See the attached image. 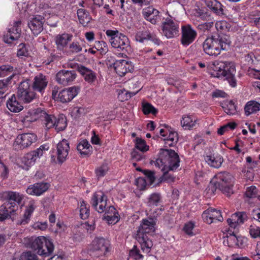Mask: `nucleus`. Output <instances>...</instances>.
<instances>
[{
	"label": "nucleus",
	"mask_w": 260,
	"mask_h": 260,
	"mask_svg": "<svg viewBox=\"0 0 260 260\" xmlns=\"http://www.w3.org/2000/svg\"><path fill=\"white\" fill-rule=\"evenodd\" d=\"M153 163L162 172V181H173L174 178L168 173L169 171L176 170L180 166V159L178 154L173 150L160 149L158 157Z\"/></svg>",
	"instance_id": "obj_1"
},
{
	"label": "nucleus",
	"mask_w": 260,
	"mask_h": 260,
	"mask_svg": "<svg viewBox=\"0 0 260 260\" xmlns=\"http://www.w3.org/2000/svg\"><path fill=\"white\" fill-rule=\"evenodd\" d=\"M230 41L225 37L218 36L207 38L203 44L204 52L210 56H217L221 50H227Z\"/></svg>",
	"instance_id": "obj_2"
},
{
	"label": "nucleus",
	"mask_w": 260,
	"mask_h": 260,
	"mask_svg": "<svg viewBox=\"0 0 260 260\" xmlns=\"http://www.w3.org/2000/svg\"><path fill=\"white\" fill-rule=\"evenodd\" d=\"M27 241L28 247L37 251V253L42 256H49L54 250L53 243L45 237H32Z\"/></svg>",
	"instance_id": "obj_3"
},
{
	"label": "nucleus",
	"mask_w": 260,
	"mask_h": 260,
	"mask_svg": "<svg viewBox=\"0 0 260 260\" xmlns=\"http://www.w3.org/2000/svg\"><path fill=\"white\" fill-rule=\"evenodd\" d=\"M106 34L112 47L118 51L126 50L129 47L128 39L125 35L119 33L117 30L108 29Z\"/></svg>",
	"instance_id": "obj_4"
},
{
	"label": "nucleus",
	"mask_w": 260,
	"mask_h": 260,
	"mask_svg": "<svg viewBox=\"0 0 260 260\" xmlns=\"http://www.w3.org/2000/svg\"><path fill=\"white\" fill-rule=\"evenodd\" d=\"M41 117L43 118L44 125L47 129L55 127L57 132H59L64 130L67 127L66 118L63 115L56 117L55 115L48 114L42 110Z\"/></svg>",
	"instance_id": "obj_5"
},
{
	"label": "nucleus",
	"mask_w": 260,
	"mask_h": 260,
	"mask_svg": "<svg viewBox=\"0 0 260 260\" xmlns=\"http://www.w3.org/2000/svg\"><path fill=\"white\" fill-rule=\"evenodd\" d=\"M216 177L217 179L215 183L216 187L227 196H230L233 193V176L227 172H220L216 175Z\"/></svg>",
	"instance_id": "obj_6"
},
{
	"label": "nucleus",
	"mask_w": 260,
	"mask_h": 260,
	"mask_svg": "<svg viewBox=\"0 0 260 260\" xmlns=\"http://www.w3.org/2000/svg\"><path fill=\"white\" fill-rule=\"evenodd\" d=\"M70 150V144L67 140L63 139L60 141L56 145V155L51 156V162L53 164H62L67 159Z\"/></svg>",
	"instance_id": "obj_7"
},
{
	"label": "nucleus",
	"mask_w": 260,
	"mask_h": 260,
	"mask_svg": "<svg viewBox=\"0 0 260 260\" xmlns=\"http://www.w3.org/2000/svg\"><path fill=\"white\" fill-rule=\"evenodd\" d=\"M49 148V146L47 145H42L36 150L26 154L22 158L23 168L28 170L29 167L35 164L38 159L42 156L48 150Z\"/></svg>",
	"instance_id": "obj_8"
},
{
	"label": "nucleus",
	"mask_w": 260,
	"mask_h": 260,
	"mask_svg": "<svg viewBox=\"0 0 260 260\" xmlns=\"http://www.w3.org/2000/svg\"><path fill=\"white\" fill-rule=\"evenodd\" d=\"M223 244L229 247H242L246 244L247 239L243 237L236 235V231H232L230 229L223 233Z\"/></svg>",
	"instance_id": "obj_9"
},
{
	"label": "nucleus",
	"mask_w": 260,
	"mask_h": 260,
	"mask_svg": "<svg viewBox=\"0 0 260 260\" xmlns=\"http://www.w3.org/2000/svg\"><path fill=\"white\" fill-rule=\"evenodd\" d=\"M198 33L191 25L185 24L181 26L180 43L187 47L192 43L197 37Z\"/></svg>",
	"instance_id": "obj_10"
},
{
	"label": "nucleus",
	"mask_w": 260,
	"mask_h": 260,
	"mask_svg": "<svg viewBox=\"0 0 260 260\" xmlns=\"http://www.w3.org/2000/svg\"><path fill=\"white\" fill-rule=\"evenodd\" d=\"M161 29L164 35L168 39H171L178 35L179 23L172 20L169 15L162 23Z\"/></svg>",
	"instance_id": "obj_11"
},
{
	"label": "nucleus",
	"mask_w": 260,
	"mask_h": 260,
	"mask_svg": "<svg viewBox=\"0 0 260 260\" xmlns=\"http://www.w3.org/2000/svg\"><path fill=\"white\" fill-rule=\"evenodd\" d=\"M37 140V136L32 133H24L18 135L13 143L15 150L23 149L30 146Z\"/></svg>",
	"instance_id": "obj_12"
},
{
	"label": "nucleus",
	"mask_w": 260,
	"mask_h": 260,
	"mask_svg": "<svg viewBox=\"0 0 260 260\" xmlns=\"http://www.w3.org/2000/svg\"><path fill=\"white\" fill-rule=\"evenodd\" d=\"M18 97L19 100L24 103L31 102L36 98V93L30 88L28 81H23L20 83L18 88Z\"/></svg>",
	"instance_id": "obj_13"
},
{
	"label": "nucleus",
	"mask_w": 260,
	"mask_h": 260,
	"mask_svg": "<svg viewBox=\"0 0 260 260\" xmlns=\"http://www.w3.org/2000/svg\"><path fill=\"white\" fill-rule=\"evenodd\" d=\"M21 21L18 20L13 23V25L8 29L7 34L3 37L4 41L8 44L12 43L14 41L17 40L21 36V29L20 28Z\"/></svg>",
	"instance_id": "obj_14"
},
{
	"label": "nucleus",
	"mask_w": 260,
	"mask_h": 260,
	"mask_svg": "<svg viewBox=\"0 0 260 260\" xmlns=\"http://www.w3.org/2000/svg\"><path fill=\"white\" fill-rule=\"evenodd\" d=\"M225 66L223 69V76L220 79L226 80L232 87H235L237 85L235 78L236 73L235 65L233 62L229 61H225Z\"/></svg>",
	"instance_id": "obj_15"
},
{
	"label": "nucleus",
	"mask_w": 260,
	"mask_h": 260,
	"mask_svg": "<svg viewBox=\"0 0 260 260\" xmlns=\"http://www.w3.org/2000/svg\"><path fill=\"white\" fill-rule=\"evenodd\" d=\"M91 204L98 212L103 213L107 206V197L103 191H96L92 197Z\"/></svg>",
	"instance_id": "obj_16"
},
{
	"label": "nucleus",
	"mask_w": 260,
	"mask_h": 260,
	"mask_svg": "<svg viewBox=\"0 0 260 260\" xmlns=\"http://www.w3.org/2000/svg\"><path fill=\"white\" fill-rule=\"evenodd\" d=\"M225 66V62L219 60L211 61L207 65L208 72L212 77L221 78L223 76V69Z\"/></svg>",
	"instance_id": "obj_17"
},
{
	"label": "nucleus",
	"mask_w": 260,
	"mask_h": 260,
	"mask_svg": "<svg viewBox=\"0 0 260 260\" xmlns=\"http://www.w3.org/2000/svg\"><path fill=\"white\" fill-rule=\"evenodd\" d=\"M77 75L74 71L61 70L56 75V81L63 85H68L76 79Z\"/></svg>",
	"instance_id": "obj_18"
},
{
	"label": "nucleus",
	"mask_w": 260,
	"mask_h": 260,
	"mask_svg": "<svg viewBox=\"0 0 260 260\" xmlns=\"http://www.w3.org/2000/svg\"><path fill=\"white\" fill-rule=\"evenodd\" d=\"M109 242L103 238H95L91 244V249L100 255H105L109 251Z\"/></svg>",
	"instance_id": "obj_19"
},
{
	"label": "nucleus",
	"mask_w": 260,
	"mask_h": 260,
	"mask_svg": "<svg viewBox=\"0 0 260 260\" xmlns=\"http://www.w3.org/2000/svg\"><path fill=\"white\" fill-rule=\"evenodd\" d=\"M202 218L204 222L208 224H211L216 221H221L223 220L220 211L212 208H209L204 211L202 214Z\"/></svg>",
	"instance_id": "obj_20"
},
{
	"label": "nucleus",
	"mask_w": 260,
	"mask_h": 260,
	"mask_svg": "<svg viewBox=\"0 0 260 260\" xmlns=\"http://www.w3.org/2000/svg\"><path fill=\"white\" fill-rule=\"evenodd\" d=\"M48 183L41 182L30 185L27 188L26 191L31 196H40L46 192L49 188Z\"/></svg>",
	"instance_id": "obj_21"
},
{
	"label": "nucleus",
	"mask_w": 260,
	"mask_h": 260,
	"mask_svg": "<svg viewBox=\"0 0 260 260\" xmlns=\"http://www.w3.org/2000/svg\"><path fill=\"white\" fill-rule=\"evenodd\" d=\"M44 18L40 15L31 18L28 22V26L35 35H39L43 29Z\"/></svg>",
	"instance_id": "obj_22"
},
{
	"label": "nucleus",
	"mask_w": 260,
	"mask_h": 260,
	"mask_svg": "<svg viewBox=\"0 0 260 260\" xmlns=\"http://www.w3.org/2000/svg\"><path fill=\"white\" fill-rule=\"evenodd\" d=\"M42 110L36 109L29 110L23 117L21 121L25 127H28L30 123L41 117Z\"/></svg>",
	"instance_id": "obj_23"
},
{
	"label": "nucleus",
	"mask_w": 260,
	"mask_h": 260,
	"mask_svg": "<svg viewBox=\"0 0 260 260\" xmlns=\"http://www.w3.org/2000/svg\"><path fill=\"white\" fill-rule=\"evenodd\" d=\"M155 222L152 218L143 219L139 226L136 235L139 236V234L147 235V234L153 233L155 231Z\"/></svg>",
	"instance_id": "obj_24"
},
{
	"label": "nucleus",
	"mask_w": 260,
	"mask_h": 260,
	"mask_svg": "<svg viewBox=\"0 0 260 260\" xmlns=\"http://www.w3.org/2000/svg\"><path fill=\"white\" fill-rule=\"evenodd\" d=\"M78 93V88L71 87L61 90L58 93V99L62 103H67L73 99Z\"/></svg>",
	"instance_id": "obj_25"
},
{
	"label": "nucleus",
	"mask_w": 260,
	"mask_h": 260,
	"mask_svg": "<svg viewBox=\"0 0 260 260\" xmlns=\"http://www.w3.org/2000/svg\"><path fill=\"white\" fill-rule=\"evenodd\" d=\"M48 80L47 77L43 74H39L36 76L32 83V89L40 93L44 92L45 89L48 84Z\"/></svg>",
	"instance_id": "obj_26"
},
{
	"label": "nucleus",
	"mask_w": 260,
	"mask_h": 260,
	"mask_svg": "<svg viewBox=\"0 0 260 260\" xmlns=\"http://www.w3.org/2000/svg\"><path fill=\"white\" fill-rule=\"evenodd\" d=\"M114 66L116 73L121 77L132 69V65L123 59L116 60L114 63Z\"/></svg>",
	"instance_id": "obj_27"
},
{
	"label": "nucleus",
	"mask_w": 260,
	"mask_h": 260,
	"mask_svg": "<svg viewBox=\"0 0 260 260\" xmlns=\"http://www.w3.org/2000/svg\"><path fill=\"white\" fill-rule=\"evenodd\" d=\"M136 41L141 43H145L148 41L151 40L156 44H159L160 41L155 36L151 34L149 31H140L137 32L135 36Z\"/></svg>",
	"instance_id": "obj_28"
},
{
	"label": "nucleus",
	"mask_w": 260,
	"mask_h": 260,
	"mask_svg": "<svg viewBox=\"0 0 260 260\" xmlns=\"http://www.w3.org/2000/svg\"><path fill=\"white\" fill-rule=\"evenodd\" d=\"M246 218V214L244 212L235 213L227 219V222L230 228L235 230L239 224L243 223Z\"/></svg>",
	"instance_id": "obj_29"
},
{
	"label": "nucleus",
	"mask_w": 260,
	"mask_h": 260,
	"mask_svg": "<svg viewBox=\"0 0 260 260\" xmlns=\"http://www.w3.org/2000/svg\"><path fill=\"white\" fill-rule=\"evenodd\" d=\"M0 199L2 201H13L18 204H20L23 199V196L16 191H6L0 193Z\"/></svg>",
	"instance_id": "obj_30"
},
{
	"label": "nucleus",
	"mask_w": 260,
	"mask_h": 260,
	"mask_svg": "<svg viewBox=\"0 0 260 260\" xmlns=\"http://www.w3.org/2000/svg\"><path fill=\"white\" fill-rule=\"evenodd\" d=\"M78 71L83 77L84 80L89 83H92L95 81L96 79L95 73L84 66H78Z\"/></svg>",
	"instance_id": "obj_31"
},
{
	"label": "nucleus",
	"mask_w": 260,
	"mask_h": 260,
	"mask_svg": "<svg viewBox=\"0 0 260 260\" xmlns=\"http://www.w3.org/2000/svg\"><path fill=\"white\" fill-rule=\"evenodd\" d=\"M136 239L140 244L141 249L143 252L146 253L150 252L151 248L153 246V243L147 235L139 234V236L136 235Z\"/></svg>",
	"instance_id": "obj_32"
},
{
	"label": "nucleus",
	"mask_w": 260,
	"mask_h": 260,
	"mask_svg": "<svg viewBox=\"0 0 260 260\" xmlns=\"http://www.w3.org/2000/svg\"><path fill=\"white\" fill-rule=\"evenodd\" d=\"M7 107L10 111L15 113L19 112L23 109V106L17 100L14 94H12L7 100Z\"/></svg>",
	"instance_id": "obj_33"
},
{
	"label": "nucleus",
	"mask_w": 260,
	"mask_h": 260,
	"mask_svg": "<svg viewBox=\"0 0 260 260\" xmlns=\"http://www.w3.org/2000/svg\"><path fill=\"white\" fill-rule=\"evenodd\" d=\"M205 160L209 166L215 168H220L223 161L222 157L218 154L207 155Z\"/></svg>",
	"instance_id": "obj_34"
},
{
	"label": "nucleus",
	"mask_w": 260,
	"mask_h": 260,
	"mask_svg": "<svg viewBox=\"0 0 260 260\" xmlns=\"http://www.w3.org/2000/svg\"><path fill=\"white\" fill-rule=\"evenodd\" d=\"M72 35L68 34H59L55 39V44L58 49L62 50L71 40Z\"/></svg>",
	"instance_id": "obj_35"
},
{
	"label": "nucleus",
	"mask_w": 260,
	"mask_h": 260,
	"mask_svg": "<svg viewBox=\"0 0 260 260\" xmlns=\"http://www.w3.org/2000/svg\"><path fill=\"white\" fill-rule=\"evenodd\" d=\"M260 111V103L255 101L248 102L244 106L245 114L249 116Z\"/></svg>",
	"instance_id": "obj_36"
},
{
	"label": "nucleus",
	"mask_w": 260,
	"mask_h": 260,
	"mask_svg": "<svg viewBox=\"0 0 260 260\" xmlns=\"http://www.w3.org/2000/svg\"><path fill=\"white\" fill-rule=\"evenodd\" d=\"M197 119L191 115H184L181 120L182 127L185 129H190L195 126Z\"/></svg>",
	"instance_id": "obj_37"
},
{
	"label": "nucleus",
	"mask_w": 260,
	"mask_h": 260,
	"mask_svg": "<svg viewBox=\"0 0 260 260\" xmlns=\"http://www.w3.org/2000/svg\"><path fill=\"white\" fill-rule=\"evenodd\" d=\"M178 140V134L176 132L167 130L166 136L164 138V140L166 145L173 146L177 143Z\"/></svg>",
	"instance_id": "obj_38"
},
{
	"label": "nucleus",
	"mask_w": 260,
	"mask_h": 260,
	"mask_svg": "<svg viewBox=\"0 0 260 260\" xmlns=\"http://www.w3.org/2000/svg\"><path fill=\"white\" fill-rule=\"evenodd\" d=\"M35 208V202L33 201L30 202L25 210L23 218L20 221V224H25L27 223Z\"/></svg>",
	"instance_id": "obj_39"
},
{
	"label": "nucleus",
	"mask_w": 260,
	"mask_h": 260,
	"mask_svg": "<svg viewBox=\"0 0 260 260\" xmlns=\"http://www.w3.org/2000/svg\"><path fill=\"white\" fill-rule=\"evenodd\" d=\"M77 15L80 23L83 26H86L91 20L89 13L84 9H78Z\"/></svg>",
	"instance_id": "obj_40"
},
{
	"label": "nucleus",
	"mask_w": 260,
	"mask_h": 260,
	"mask_svg": "<svg viewBox=\"0 0 260 260\" xmlns=\"http://www.w3.org/2000/svg\"><path fill=\"white\" fill-rule=\"evenodd\" d=\"M206 5L217 14H222L221 4L216 0H205Z\"/></svg>",
	"instance_id": "obj_41"
},
{
	"label": "nucleus",
	"mask_w": 260,
	"mask_h": 260,
	"mask_svg": "<svg viewBox=\"0 0 260 260\" xmlns=\"http://www.w3.org/2000/svg\"><path fill=\"white\" fill-rule=\"evenodd\" d=\"M14 210L11 208L9 204H4L0 207V220L3 221L10 217L12 212Z\"/></svg>",
	"instance_id": "obj_42"
},
{
	"label": "nucleus",
	"mask_w": 260,
	"mask_h": 260,
	"mask_svg": "<svg viewBox=\"0 0 260 260\" xmlns=\"http://www.w3.org/2000/svg\"><path fill=\"white\" fill-rule=\"evenodd\" d=\"M224 112L229 115H234L237 112V108L232 101H226L222 104Z\"/></svg>",
	"instance_id": "obj_43"
},
{
	"label": "nucleus",
	"mask_w": 260,
	"mask_h": 260,
	"mask_svg": "<svg viewBox=\"0 0 260 260\" xmlns=\"http://www.w3.org/2000/svg\"><path fill=\"white\" fill-rule=\"evenodd\" d=\"M90 147L89 142L86 140H83L79 143L77 149L81 154L87 155L90 150Z\"/></svg>",
	"instance_id": "obj_44"
},
{
	"label": "nucleus",
	"mask_w": 260,
	"mask_h": 260,
	"mask_svg": "<svg viewBox=\"0 0 260 260\" xmlns=\"http://www.w3.org/2000/svg\"><path fill=\"white\" fill-rule=\"evenodd\" d=\"M140 89L141 88H139L138 89L133 91H127L125 90H120L118 93V98L121 101L127 100L136 95L140 90Z\"/></svg>",
	"instance_id": "obj_45"
},
{
	"label": "nucleus",
	"mask_w": 260,
	"mask_h": 260,
	"mask_svg": "<svg viewBox=\"0 0 260 260\" xmlns=\"http://www.w3.org/2000/svg\"><path fill=\"white\" fill-rule=\"evenodd\" d=\"M80 216L82 219H87L89 216V206L84 201L80 202Z\"/></svg>",
	"instance_id": "obj_46"
},
{
	"label": "nucleus",
	"mask_w": 260,
	"mask_h": 260,
	"mask_svg": "<svg viewBox=\"0 0 260 260\" xmlns=\"http://www.w3.org/2000/svg\"><path fill=\"white\" fill-rule=\"evenodd\" d=\"M135 148L142 152H146L149 150V146L146 145L144 140L137 138L135 140Z\"/></svg>",
	"instance_id": "obj_47"
},
{
	"label": "nucleus",
	"mask_w": 260,
	"mask_h": 260,
	"mask_svg": "<svg viewBox=\"0 0 260 260\" xmlns=\"http://www.w3.org/2000/svg\"><path fill=\"white\" fill-rule=\"evenodd\" d=\"M148 199L147 204L149 206H157L160 201V196L158 193H154L151 194Z\"/></svg>",
	"instance_id": "obj_48"
},
{
	"label": "nucleus",
	"mask_w": 260,
	"mask_h": 260,
	"mask_svg": "<svg viewBox=\"0 0 260 260\" xmlns=\"http://www.w3.org/2000/svg\"><path fill=\"white\" fill-rule=\"evenodd\" d=\"M95 48L101 54H106L108 51L107 44L104 41H96L94 44Z\"/></svg>",
	"instance_id": "obj_49"
},
{
	"label": "nucleus",
	"mask_w": 260,
	"mask_h": 260,
	"mask_svg": "<svg viewBox=\"0 0 260 260\" xmlns=\"http://www.w3.org/2000/svg\"><path fill=\"white\" fill-rule=\"evenodd\" d=\"M19 260H39V259L36 254L30 251H27L21 254Z\"/></svg>",
	"instance_id": "obj_50"
},
{
	"label": "nucleus",
	"mask_w": 260,
	"mask_h": 260,
	"mask_svg": "<svg viewBox=\"0 0 260 260\" xmlns=\"http://www.w3.org/2000/svg\"><path fill=\"white\" fill-rule=\"evenodd\" d=\"M108 171V167L107 164H104L98 167L95 169V174L98 178L104 176Z\"/></svg>",
	"instance_id": "obj_51"
},
{
	"label": "nucleus",
	"mask_w": 260,
	"mask_h": 260,
	"mask_svg": "<svg viewBox=\"0 0 260 260\" xmlns=\"http://www.w3.org/2000/svg\"><path fill=\"white\" fill-rule=\"evenodd\" d=\"M258 190L254 186H251L247 187L245 195L249 198H254L257 196Z\"/></svg>",
	"instance_id": "obj_52"
},
{
	"label": "nucleus",
	"mask_w": 260,
	"mask_h": 260,
	"mask_svg": "<svg viewBox=\"0 0 260 260\" xmlns=\"http://www.w3.org/2000/svg\"><path fill=\"white\" fill-rule=\"evenodd\" d=\"M82 50V47L77 42H72L69 47V53H77Z\"/></svg>",
	"instance_id": "obj_53"
},
{
	"label": "nucleus",
	"mask_w": 260,
	"mask_h": 260,
	"mask_svg": "<svg viewBox=\"0 0 260 260\" xmlns=\"http://www.w3.org/2000/svg\"><path fill=\"white\" fill-rule=\"evenodd\" d=\"M143 111L145 114L150 113L155 114L157 112V110L149 103H145L143 105Z\"/></svg>",
	"instance_id": "obj_54"
},
{
	"label": "nucleus",
	"mask_w": 260,
	"mask_h": 260,
	"mask_svg": "<svg viewBox=\"0 0 260 260\" xmlns=\"http://www.w3.org/2000/svg\"><path fill=\"white\" fill-rule=\"evenodd\" d=\"M129 256L135 260L142 259L143 257V255L140 253L139 250L136 246H134L132 250L129 251Z\"/></svg>",
	"instance_id": "obj_55"
},
{
	"label": "nucleus",
	"mask_w": 260,
	"mask_h": 260,
	"mask_svg": "<svg viewBox=\"0 0 260 260\" xmlns=\"http://www.w3.org/2000/svg\"><path fill=\"white\" fill-rule=\"evenodd\" d=\"M104 219L106 220L109 224H115L119 221V216L118 214L105 215Z\"/></svg>",
	"instance_id": "obj_56"
},
{
	"label": "nucleus",
	"mask_w": 260,
	"mask_h": 260,
	"mask_svg": "<svg viewBox=\"0 0 260 260\" xmlns=\"http://www.w3.org/2000/svg\"><path fill=\"white\" fill-rule=\"evenodd\" d=\"M135 184L139 190H143L145 189L146 186L148 184L146 182L145 178L143 177H139L135 180Z\"/></svg>",
	"instance_id": "obj_57"
},
{
	"label": "nucleus",
	"mask_w": 260,
	"mask_h": 260,
	"mask_svg": "<svg viewBox=\"0 0 260 260\" xmlns=\"http://www.w3.org/2000/svg\"><path fill=\"white\" fill-rule=\"evenodd\" d=\"M17 50V56L20 57L27 56L28 55V52L24 44L21 43L18 45Z\"/></svg>",
	"instance_id": "obj_58"
},
{
	"label": "nucleus",
	"mask_w": 260,
	"mask_h": 260,
	"mask_svg": "<svg viewBox=\"0 0 260 260\" xmlns=\"http://www.w3.org/2000/svg\"><path fill=\"white\" fill-rule=\"evenodd\" d=\"M250 22L252 25L260 27V12H257L256 14L251 15L250 18Z\"/></svg>",
	"instance_id": "obj_59"
},
{
	"label": "nucleus",
	"mask_w": 260,
	"mask_h": 260,
	"mask_svg": "<svg viewBox=\"0 0 260 260\" xmlns=\"http://www.w3.org/2000/svg\"><path fill=\"white\" fill-rule=\"evenodd\" d=\"M144 174L145 175V177L144 178L146 179V182L150 185L152 184L155 179L154 177V173L153 172L145 170L144 171Z\"/></svg>",
	"instance_id": "obj_60"
},
{
	"label": "nucleus",
	"mask_w": 260,
	"mask_h": 260,
	"mask_svg": "<svg viewBox=\"0 0 260 260\" xmlns=\"http://www.w3.org/2000/svg\"><path fill=\"white\" fill-rule=\"evenodd\" d=\"M214 23L212 21L207 22L203 23L198 25V28L199 29L205 32L209 31L210 29L213 27Z\"/></svg>",
	"instance_id": "obj_61"
},
{
	"label": "nucleus",
	"mask_w": 260,
	"mask_h": 260,
	"mask_svg": "<svg viewBox=\"0 0 260 260\" xmlns=\"http://www.w3.org/2000/svg\"><path fill=\"white\" fill-rule=\"evenodd\" d=\"M159 14V11L152 7H148L143 11V15L145 18L150 16L151 15L154 16L158 15Z\"/></svg>",
	"instance_id": "obj_62"
},
{
	"label": "nucleus",
	"mask_w": 260,
	"mask_h": 260,
	"mask_svg": "<svg viewBox=\"0 0 260 260\" xmlns=\"http://www.w3.org/2000/svg\"><path fill=\"white\" fill-rule=\"evenodd\" d=\"M249 233L253 238L260 237V228L255 225L250 226Z\"/></svg>",
	"instance_id": "obj_63"
},
{
	"label": "nucleus",
	"mask_w": 260,
	"mask_h": 260,
	"mask_svg": "<svg viewBox=\"0 0 260 260\" xmlns=\"http://www.w3.org/2000/svg\"><path fill=\"white\" fill-rule=\"evenodd\" d=\"M215 27L218 31H225L228 28V24L225 21H219L216 23Z\"/></svg>",
	"instance_id": "obj_64"
}]
</instances>
